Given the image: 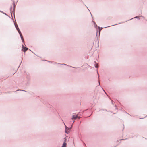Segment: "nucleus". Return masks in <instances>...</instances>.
Returning <instances> with one entry per match:
<instances>
[{"label":"nucleus","instance_id":"7","mask_svg":"<svg viewBox=\"0 0 147 147\" xmlns=\"http://www.w3.org/2000/svg\"><path fill=\"white\" fill-rule=\"evenodd\" d=\"M17 30L19 32H20V30L19 29H17Z\"/></svg>","mask_w":147,"mask_h":147},{"label":"nucleus","instance_id":"4","mask_svg":"<svg viewBox=\"0 0 147 147\" xmlns=\"http://www.w3.org/2000/svg\"><path fill=\"white\" fill-rule=\"evenodd\" d=\"M15 26H16V28L17 30V29H19L17 25V26L15 25Z\"/></svg>","mask_w":147,"mask_h":147},{"label":"nucleus","instance_id":"9","mask_svg":"<svg viewBox=\"0 0 147 147\" xmlns=\"http://www.w3.org/2000/svg\"><path fill=\"white\" fill-rule=\"evenodd\" d=\"M65 146H66V143H65Z\"/></svg>","mask_w":147,"mask_h":147},{"label":"nucleus","instance_id":"8","mask_svg":"<svg viewBox=\"0 0 147 147\" xmlns=\"http://www.w3.org/2000/svg\"><path fill=\"white\" fill-rule=\"evenodd\" d=\"M19 34H20H20H22L20 32H19Z\"/></svg>","mask_w":147,"mask_h":147},{"label":"nucleus","instance_id":"6","mask_svg":"<svg viewBox=\"0 0 147 147\" xmlns=\"http://www.w3.org/2000/svg\"><path fill=\"white\" fill-rule=\"evenodd\" d=\"M62 147H64V142L63 143Z\"/></svg>","mask_w":147,"mask_h":147},{"label":"nucleus","instance_id":"1","mask_svg":"<svg viewBox=\"0 0 147 147\" xmlns=\"http://www.w3.org/2000/svg\"><path fill=\"white\" fill-rule=\"evenodd\" d=\"M65 132L66 133H68L70 131L71 129V128L72 126H71L69 127H68L66 126L65 125Z\"/></svg>","mask_w":147,"mask_h":147},{"label":"nucleus","instance_id":"10","mask_svg":"<svg viewBox=\"0 0 147 147\" xmlns=\"http://www.w3.org/2000/svg\"><path fill=\"white\" fill-rule=\"evenodd\" d=\"M80 119V117H78V119Z\"/></svg>","mask_w":147,"mask_h":147},{"label":"nucleus","instance_id":"5","mask_svg":"<svg viewBox=\"0 0 147 147\" xmlns=\"http://www.w3.org/2000/svg\"><path fill=\"white\" fill-rule=\"evenodd\" d=\"M20 36H21V38H23V36H22V34H20Z\"/></svg>","mask_w":147,"mask_h":147},{"label":"nucleus","instance_id":"3","mask_svg":"<svg viewBox=\"0 0 147 147\" xmlns=\"http://www.w3.org/2000/svg\"><path fill=\"white\" fill-rule=\"evenodd\" d=\"M78 117L77 115H74L73 116L72 119H76Z\"/></svg>","mask_w":147,"mask_h":147},{"label":"nucleus","instance_id":"2","mask_svg":"<svg viewBox=\"0 0 147 147\" xmlns=\"http://www.w3.org/2000/svg\"><path fill=\"white\" fill-rule=\"evenodd\" d=\"M22 50L24 52L27 51L28 49L27 48L24 47L23 45L22 46Z\"/></svg>","mask_w":147,"mask_h":147}]
</instances>
